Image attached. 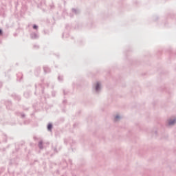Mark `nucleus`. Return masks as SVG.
Listing matches in <instances>:
<instances>
[{
	"label": "nucleus",
	"mask_w": 176,
	"mask_h": 176,
	"mask_svg": "<svg viewBox=\"0 0 176 176\" xmlns=\"http://www.w3.org/2000/svg\"><path fill=\"white\" fill-rule=\"evenodd\" d=\"M95 91L96 94H99L100 91H101V84L100 82H96L95 86Z\"/></svg>",
	"instance_id": "f257e3e1"
},
{
	"label": "nucleus",
	"mask_w": 176,
	"mask_h": 176,
	"mask_svg": "<svg viewBox=\"0 0 176 176\" xmlns=\"http://www.w3.org/2000/svg\"><path fill=\"white\" fill-rule=\"evenodd\" d=\"M0 142H8V135L3 133L0 138Z\"/></svg>",
	"instance_id": "f03ea898"
},
{
	"label": "nucleus",
	"mask_w": 176,
	"mask_h": 176,
	"mask_svg": "<svg viewBox=\"0 0 176 176\" xmlns=\"http://www.w3.org/2000/svg\"><path fill=\"white\" fill-rule=\"evenodd\" d=\"M30 38L31 39H38V38H39V34H38V33L32 32L30 34Z\"/></svg>",
	"instance_id": "7ed1b4c3"
},
{
	"label": "nucleus",
	"mask_w": 176,
	"mask_h": 176,
	"mask_svg": "<svg viewBox=\"0 0 176 176\" xmlns=\"http://www.w3.org/2000/svg\"><path fill=\"white\" fill-rule=\"evenodd\" d=\"M176 124V119L174 118V119H169L168 120V126H174V124Z\"/></svg>",
	"instance_id": "20e7f679"
},
{
	"label": "nucleus",
	"mask_w": 176,
	"mask_h": 176,
	"mask_svg": "<svg viewBox=\"0 0 176 176\" xmlns=\"http://www.w3.org/2000/svg\"><path fill=\"white\" fill-rule=\"evenodd\" d=\"M11 97H12V98H14V100H16V101H20V100H21V98L20 97V96L16 94H12L11 95Z\"/></svg>",
	"instance_id": "39448f33"
},
{
	"label": "nucleus",
	"mask_w": 176,
	"mask_h": 176,
	"mask_svg": "<svg viewBox=\"0 0 176 176\" xmlns=\"http://www.w3.org/2000/svg\"><path fill=\"white\" fill-rule=\"evenodd\" d=\"M5 104L7 109H12V101L7 100L6 101Z\"/></svg>",
	"instance_id": "423d86ee"
},
{
	"label": "nucleus",
	"mask_w": 176,
	"mask_h": 176,
	"mask_svg": "<svg viewBox=\"0 0 176 176\" xmlns=\"http://www.w3.org/2000/svg\"><path fill=\"white\" fill-rule=\"evenodd\" d=\"M58 146H52V149L54 150V151L55 152V153H58V151H61V147L59 146L58 149H57Z\"/></svg>",
	"instance_id": "0eeeda50"
},
{
	"label": "nucleus",
	"mask_w": 176,
	"mask_h": 176,
	"mask_svg": "<svg viewBox=\"0 0 176 176\" xmlns=\"http://www.w3.org/2000/svg\"><path fill=\"white\" fill-rule=\"evenodd\" d=\"M72 12L76 15L80 14V10H79V9H76V8H72Z\"/></svg>",
	"instance_id": "6e6552de"
},
{
	"label": "nucleus",
	"mask_w": 176,
	"mask_h": 176,
	"mask_svg": "<svg viewBox=\"0 0 176 176\" xmlns=\"http://www.w3.org/2000/svg\"><path fill=\"white\" fill-rule=\"evenodd\" d=\"M43 70L45 74H49V72H51L50 68H49L47 66H44Z\"/></svg>",
	"instance_id": "1a4fd4ad"
},
{
	"label": "nucleus",
	"mask_w": 176,
	"mask_h": 176,
	"mask_svg": "<svg viewBox=\"0 0 176 176\" xmlns=\"http://www.w3.org/2000/svg\"><path fill=\"white\" fill-rule=\"evenodd\" d=\"M47 129L48 131H52V129H53V124L49 123L47 124Z\"/></svg>",
	"instance_id": "9d476101"
},
{
	"label": "nucleus",
	"mask_w": 176,
	"mask_h": 176,
	"mask_svg": "<svg viewBox=\"0 0 176 176\" xmlns=\"http://www.w3.org/2000/svg\"><path fill=\"white\" fill-rule=\"evenodd\" d=\"M38 148H39V149H43V141H40L38 142Z\"/></svg>",
	"instance_id": "9b49d317"
},
{
	"label": "nucleus",
	"mask_w": 176,
	"mask_h": 176,
	"mask_svg": "<svg viewBox=\"0 0 176 176\" xmlns=\"http://www.w3.org/2000/svg\"><path fill=\"white\" fill-rule=\"evenodd\" d=\"M23 96H24V97H25V98H30V92H28V91L25 92Z\"/></svg>",
	"instance_id": "f8f14e48"
},
{
	"label": "nucleus",
	"mask_w": 176,
	"mask_h": 176,
	"mask_svg": "<svg viewBox=\"0 0 176 176\" xmlns=\"http://www.w3.org/2000/svg\"><path fill=\"white\" fill-rule=\"evenodd\" d=\"M63 76H58V80H59V82H63Z\"/></svg>",
	"instance_id": "ddd939ff"
},
{
	"label": "nucleus",
	"mask_w": 176,
	"mask_h": 176,
	"mask_svg": "<svg viewBox=\"0 0 176 176\" xmlns=\"http://www.w3.org/2000/svg\"><path fill=\"white\" fill-rule=\"evenodd\" d=\"M38 27L37 25H33V30H38Z\"/></svg>",
	"instance_id": "4468645a"
},
{
	"label": "nucleus",
	"mask_w": 176,
	"mask_h": 176,
	"mask_svg": "<svg viewBox=\"0 0 176 176\" xmlns=\"http://www.w3.org/2000/svg\"><path fill=\"white\" fill-rule=\"evenodd\" d=\"M118 119H120V116H116L115 118V122L118 121Z\"/></svg>",
	"instance_id": "2eb2a0df"
},
{
	"label": "nucleus",
	"mask_w": 176,
	"mask_h": 176,
	"mask_svg": "<svg viewBox=\"0 0 176 176\" xmlns=\"http://www.w3.org/2000/svg\"><path fill=\"white\" fill-rule=\"evenodd\" d=\"M21 116L22 119H24L25 118V114L22 113H21Z\"/></svg>",
	"instance_id": "dca6fc26"
},
{
	"label": "nucleus",
	"mask_w": 176,
	"mask_h": 176,
	"mask_svg": "<svg viewBox=\"0 0 176 176\" xmlns=\"http://www.w3.org/2000/svg\"><path fill=\"white\" fill-rule=\"evenodd\" d=\"M34 49H39V45H34Z\"/></svg>",
	"instance_id": "f3484780"
},
{
	"label": "nucleus",
	"mask_w": 176,
	"mask_h": 176,
	"mask_svg": "<svg viewBox=\"0 0 176 176\" xmlns=\"http://www.w3.org/2000/svg\"><path fill=\"white\" fill-rule=\"evenodd\" d=\"M3 34V32L2 31V29H0V35H2Z\"/></svg>",
	"instance_id": "a211bd4d"
},
{
	"label": "nucleus",
	"mask_w": 176,
	"mask_h": 176,
	"mask_svg": "<svg viewBox=\"0 0 176 176\" xmlns=\"http://www.w3.org/2000/svg\"><path fill=\"white\" fill-rule=\"evenodd\" d=\"M52 96H53V97H56V93L53 92Z\"/></svg>",
	"instance_id": "6ab92c4d"
},
{
	"label": "nucleus",
	"mask_w": 176,
	"mask_h": 176,
	"mask_svg": "<svg viewBox=\"0 0 176 176\" xmlns=\"http://www.w3.org/2000/svg\"><path fill=\"white\" fill-rule=\"evenodd\" d=\"M65 144H68V141H67V139H65Z\"/></svg>",
	"instance_id": "aec40b11"
},
{
	"label": "nucleus",
	"mask_w": 176,
	"mask_h": 176,
	"mask_svg": "<svg viewBox=\"0 0 176 176\" xmlns=\"http://www.w3.org/2000/svg\"><path fill=\"white\" fill-rule=\"evenodd\" d=\"M19 76H21V79H23V76H22L21 74H20L19 75Z\"/></svg>",
	"instance_id": "412c9836"
},
{
	"label": "nucleus",
	"mask_w": 176,
	"mask_h": 176,
	"mask_svg": "<svg viewBox=\"0 0 176 176\" xmlns=\"http://www.w3.org/2000/svg\"><path fill=\"white\" fill-rule=\"evenodd\" d=\"M43 93H45V89H42V94H43Z\"/></svg>",
	"instance_id": "4be33fe9"
},
{
	"label": "nucleus",
	"mask_w": 176,
	"mask_h": 176,
	"mask_svg": "<svg viewBox=\"0 0 176 176\" xmlns=\"http://www.w3.org/2000/svg\"><path fill=\"white\" fill-rule=\"evenodd\" d=\"M66 28H69V25H66Z\"/></svg>",
	"instance_id": "5701e85b"
},
{
	"label": "nucleus",
	"mask_w": 176,
	"mask_h": 176,
	"mask_svg": "<svg viewBox=\"0 0 176 176\" xmlns=\"http://www.w3.org/2000/svg\"><path fill=\"white\" fill-rule=\"evenodd\" d=\"M64 95L65 96V94H67V93H65V91H63Z\"/></svg>",
	"instance_id": "b1692460"
},
{
	"label": "nucleus",
	"mask_w": 176,
	"mask_h": 176,
	"mask_svg": "<svg viewBox=\"0 0 176 176\" xmlns=\"http://www.w3.org/2000/svg\"><path fill=\"white\" fill-rule=\"evenodd\" d=\"M70 16H71V17H74V15H72V14H70Z\"/></svg>",
	"instance_id": "393cba45"
},
{
	"label": "nucleus",
	"mask_w": 176,
	"mask_h": 176,
	"mask_svg": "<svg viewBox=\"0 0 176 176\" xmlns=\"http://www.w3.org/2000/svg\"><path fill=\"white\" fill-rule=\"evenodd\" d=\"M44 32H45V34H48V32H46V31H44Z\"/></svg>",
	"instance_id": "a878e982"
},
{
	"label": "nucleus",
	"mask_w": 176,
	"mask_h": 176,
	"mask_svg": "<svg viewBox=\"0 0 176 176\" xmlns=\"http://www.w3.org/2000/svg\"><path fill=\"white\" fill-rule=\"evenodd\" d=\"M47 87H49V83H47Z\"/></svg>",
	"instance_id": "bb28decb"
},
{
	"label": "nucleus",
	"mask_w": 176,
	"mask_h": 176,
	"mask_svg": "<svg viewBox=\"0 0 176 176\" xmlns=\"http://www.w3.org/2000/svg\"><path fill=\"white\" fill-rule=\"evenodd\" d=\"M34 140H36V137H34Z\"/></svg>",
	"instance_id": "cd10ccee"
},
{
	"label": "nucleus",
	"mask_w": 176,
	"mask_h": 176,
	"mask_svg": "<svg viewBox=\"0 0 176 176\" xmlns=\"http://www.w3.org/2000/svg\"><path fill=\"white\" fill-rule=\"evenodd\" d=\"M155 134H157V131H155Z\"/></svg>",
	"instance_id": "c85d7f7f"
},
{
	"label": "nucleus",
	"mask_w": 176,
	"mask_h": 176,
	"mask_svg": "<svg viewBox=\"0 0 176 176\" xmlns=\"http://www.w3.org/2000/svg\"><path fill=\"white\" fill-rule=\"evenodd\" d=\"M63 36H64V33H63Z\"/></svg>",
	"instance_id": "c756f323"
},
{
	"label": "nucleus",
	"mask_w": 176,
	"mask_h": 176,
	"mask_svg": "<svg viewBox=\"0 0 176 176\" xmlns=\"http://www.w3.org/2000/svg\"><path fill=\"white\" fill-rule=\"evenodd\" d=\"M63 102H65V100H64Z\"/></svg>",
	"instance_id": "7c9ffc66"
},
{
	"label": "nucleus",
	"mask_w": 176,
	"mask_h": 176,
	"mask_svg": "<svg viewBox=\"0 0 176 176\" xmlns=\"http://www.w3.org/2000/svg\"><path fill=\"white\" fill-rule=\"evenodd\" d=\"M74 127H75V124L74 125Z\"/></svg>",
	"instance_id": "2f4dec72"
}]
</instances>
